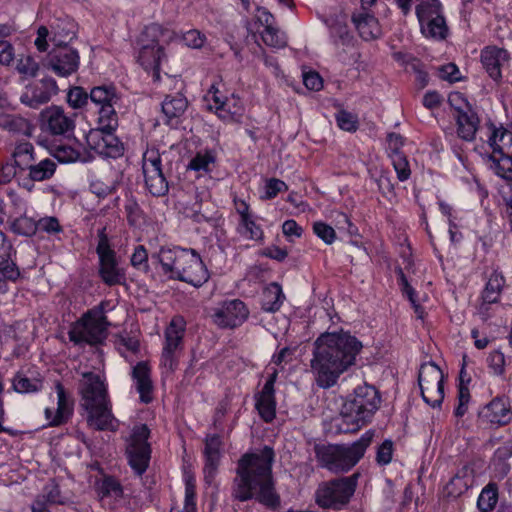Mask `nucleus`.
<instances>
[{
  "instance_id": "6e6552de",
  "label": "nucleus",
  "mask_w": 512,
  "mask_h": 512,
  "mask_svg": "<svg viewBox=\"0 0 512 512\" xmlns=\"http://www.w3.org/2000/svg\"><path fill=\"white\" fill-rule=\"evenodd\" d=\"M95 252L98 257V275L101 281L108 287L125 284L126 270L119 265V257L105 226L97 230Z\"/></svg>"
},
{
  "instance_id": "052dcab7",
  "label": "nucleus",
  "mask_w": 512,
  "mask_h": 512,
  "mask_svg": "<svg viewBox=\"0 0 512 512\" xmlns=\"http://www.w3.org/2000/svg\"><path fill=\"white\" fill-rule=\"evenodd\" d=\"M487 363L494 376H504L506 360L505 355L500 350L492 351L487 358Z\"/></svg>"
},
{
  "instance_id": "72a5a7b5",
  "label": "nucleus",
  "mask_w": 512,
  "mask_h": 512,
  "mask_svg": "<svg viewBox=\"0 0 512 512\" xmlns=\"http://www.w3.org/2000/svg\"><path fill=\"white\" fill-rule=\"evenodd\" d=\"M77 23L70 17L56 18L50 24V41L54 46L69 45L77 37Z\"/></svg>"
},
{
  "instance_id": "f3484780",
  "label": "nucleus",
  "mask_w": 512,
  "mask_h": 512,
  "mask_svg": "<svg viewBox=\"0 0 512 512\" xmlns=\"http://www.w3.org/2000/svg\"><path fill=\"white\" fill-rule=\"evenodd\" d=\"M206 99L209 103V110L215 112L219 119L224 122H232L242 117L244 105L242 99L234 92L227 95L215 85H212L207 92Z\"/></svg>"
},
{
  "instance_id": "dca6fc26",
  "label": "nucleus",
  "mask_w": 512,
  "mask_h": 512,
  "mask_svg": "<svg viewBox=\"0 0 512 512\" xmlns=\"http://www.w3.org/2000/svg\"><path fill=\"white\" fill-rule=\"evenodd\" d=\"M448 101L454 110L458 137L467 142L473 141L480 125L478 113L458 92L450 94Z\"/></svg>"
},
{
  "instance_id": "1a4fd4ad",
  "label": "nucleus",
  "mask_w": 512,
  "mask_h": 512,
  "mask_svg": "<svg viewBox=\"0 0 512 512\" xmlns=\"http://www.w3.org/2000/svg\"><path fill=\"white\" fill-rule=\"evenodd\" d=\"M151 430L147 424L135 425L126 440L125 458L133 474L142 477L148 470L152 458L149 442Z\"/></svg>"
},
{
  "instance_id": "f8f14e48",
  "label": "nucleus",
  "mask_w": 512,
  "mask_h": 512,
  "mask_svg": "<svg viewBox=\"0 0 512 512\" xmlns=\"http://www.w3.org/2000/svg\"><path fill=\"white\" fill-rule=\"evenodd\" d=\"M415 15L419 23L421 35L428 40L444 41L450 34L441 1L431 4L418 3Z\"/></svg>"
},
{
  "instance_id": "79ce46f5",
  "label": "nucleus",
  "mask_w": 512,
  "mask_h": 512,
  "mask_svg": "<svg viewBox=\"0 0 512 512\" xmlns=\"http://www.w3.org/2000/svg\"><path fill=\"white\" fill-rule=\"evenodd\" d=\"M215 162V151L212 149H205L196 152V154L190 159L187 169L198 173L209 174L212 172Z\"/></svg>"
},
{
  "instance_id": "7ed1b4c3",
  "label": "nucleus",
  "mask_w": 512,
  "mask_h": 512,
  "mask_svg": "<svg viewBox=\"0 0 512 512\" xmlns=\"http://www.w3.org/2000/svg\"><path fill=\"white\" fill-rule=\"evenodd\" d=\"M380 405L378 389L367 383L359 385L346 398L340 414L332 420L331 426L337 434L355 433L372 421Z\"/></svg>"
},
{
  "instance_id": "a878e982",
  "label": "nucleus",
  "mask_w": 512,
  "mask_h": 512,
  "mask_svg": "<svg viewBox=\"0 0 512 512\" xmlns=\"http://www.w3.org/2000/svg\"><path fill=\"white\" fill-rule=\"evenodd\" d=\"M210 279V273L200 254L191 248L184 264L180 282H185L195 288L202 287Z\"/></svg>"
},
{
  "instance_id": "4d7b16f0",
  "label": "nucleus",
  "mask_w": 512,
  "mask_h": 512,
  "mask_svg": "<svg viewBox=\"0 0 512 512\" xmlns=\"http://www.w3.org/2000/svg\"><path fill=\"white\" fill-rule=\"evenodd\" d=\"M391 164L396 172L397 179L400 182H405L411 177V168L409 160L405 154L395 155L389 158Z\"/></svg>"
},
{
  "instance_id": "37998d69",
  "label": "nucleus",
  "mask_w": 512,
  "mask_h": 512,
  "mask_svg": "<svg viewBox=\"0 0 512 512\" xmlns=\"http://www.w3.org/2000/svg\"><path fill=\"white\" fill-rule=\"evenodd\" d=\"M331 219L335 231L338 230L350 238H362L358 226L352 221L349 214L340 210H332Z\"/></svg>"
},
{
  "instance_id": "5701e85b",
  "label": "nucleus",
  "mask_w": 512,
  "mask_h": 512,
  "mask_svg": "<svg viewBox=\"0 0 512 512\" xmlns=\"http://www.w3.org/2000/svg\"><path fill=\"white\" fill-rule=\"evenodd\" d=\"M57 92L58 86L55 79L43 77L26 85L24 92L20 96V101L30 108L37 109L41 105L48 103Z\"/></svg>"
},
{
  "instance_id": "39448f33",
  "label": "nucleus",
  "mask_w": 512,
  "mask_h": 512,
  "mask_svg": "<svg viewBox=\"0 0 512 512\" xmlns=\"http://www.w3.org/2000/svg\"><path fill=\"white\" fill-rule=\"evenodd\" d=\"M108 305L107 300H102L71 323L68 331L70 342L75 346L86 344L97 347L103 345L106 339L107 317L105 313Z\"/></svg>"
},
{
  "instance_id": "f03ea898",
  "label": "nucleus",
  "mask_w": 512,
  "mask_h": 512,
  "mask_svg": "<svg viewBox=\"0 0 512 512\" xmlns=\"http://www.w3.org/2000/svg\"><path fill=\"white\" fill-rule=\"evenodd\" d=\"M275 452L264 445L258 452H246L237 461L235 497L241 502L256 499L265 507L275 510L281 504L275 488L273 462Z\"/></svg>"
},
{
  "instance_id": "58836bf2",
  "label": "nucleus",
  "mask_w": 512,
  "mask_h": 512,
  "mask_svg": "<svg viewBox=\"0 0 512 512\" xmlns=\"http://www.w3.org/2000/svg\"><path fill=\"white\" fill-rule=\"evenodd\" d=\"M505 283L506 279L503 273L497 269L493 270L481 293V299L483 303H498L501 297V293L504 289Z\"/></svg>"
},
{
  "instance_id": "6ab92c4d",
  "label": "nucleus",
  "mask_w": 512,
  "mask_h": 512,
  "mask_svg": "<svg viewBox=\"0 0 512 512\" xmlns=\"http://www.w3.org/2000/svg\"><path fill=\"white\" fill-rule=\"evenodd\" d=\"M119 122L112 124L108 129L96 126V131L91 135L92 149L103 158L118 159L124 155V143L115 135Z\"/></svg>"
},
{
  "instance_id": "a18cd8bd",
  "label": "nucleus",
  "mask_w": 512,
  "mask_h": 512,
  "mask_svg": "<svg viewBox=\"0 0 512 512\" xmlns=\"http://www.w3.org/2000/svg\"><path fill=\"white\" fill-rule=\"evenodd\" d=\"M13 247L9 243L0 250V273L6 275L10 282L16 283L21 272L17 264L12 260Z\"/></svg>"
},
{
  "instance_id": "bb28decb",
  "label": "nucleus",
  "mask_w": 512,
  "mask_h": 512,
  "mask_svg": "<svg viewBox=\"0 0 512 512\" xmlns=\"http://www.w3.org/2000/svg\"><path fill=\"white\" fill-rule=\"evenodd\" d=\"M74 121L57 106L47 108L41 113V130L51 135H64L73 131Z\"/></svg>"
},
{
  "instance_id": "c9c22d12",
  "label": "nucleus",
  "mask_w": 512,
  "mask_h": 512,
  "mask_svg": "<svg viewBox=\"0 0 512 512\" xmlns=\"http://www.w3.org/2000/svg\"><path fill=\"white\" fill-rule=\"evenodd\" d=\"M255 409L259 417L265 423H272L276 418V391H269L261 389L254 396Z\"/></svg>"
},
{
  "instance_id": "c756f323",
  "label": "nucleus",
  "mask_w": 512,
  "mask_h": 512,
  "mask_svg": "<svg viewBox=\"0 0 512 512\" xmlns=\"http://www.w3.org/2000/svg\"><path fill=\"white\" fill-rule=\"evenodd\" d=\"M187 107L188 101L183 94L166 95L161 104L163 123L172 129H177L183 122Z\"/></svg>"
},
{
  "instance_id": "4c0bfd02",
  "label": "nucleus",
  "mask_w": 512,
  "mask_h": 512,
  "mask_svg": "<svg viewBox=\"0 0 512 512\" xmlns=\"http://www.w3.org/2000/svg\"><path fill=\"white\" fill-rule=\"evenodd\" d=\"M256 214L238 220L235 231L244 240L253 241L258 244H264L265 232L260 223L257 222Z\"/></svg>"
},
{
  "instance_id": "0eeeda50",
  "label": "nucleus",
  "mask_w": 512,
  "mask_h": 512,
  "mask_svg": "<svg viewBox=\"0 0 512 512\" xmlns=\"http://www.w3.org/2000/svg\"><path fill=\"white\" fill-rule=\"evenodd\" d=\"M486 144L491 150L488 155L491 169L499 170L509 178L512 176V131L502 123L488 119L485 122Z\"/></svg>"
},
{
  "instance_id": "864d4df0",
  "label": "nucleus",
  "mask_w": 512,
  "mask_h": 512,
  "mask_svg": "<svg viewBox=\"0 0 512 512\" xmlns=\"http://www.w3.org/2000/svg\"><path fill=\"white\" fill-rule=\"evenodd\" d=\"M335 121L337 126L346 132L354 133L359 128V120L357 115L345 109H341L335 114Z\"/></svg>"
},
{
  "instance_id": "412c9836",
  "label": "nucleus",
  "mask_w": 512,
  "mask_h": 512,
  "mask_svg": "<svg viewBox=\"0 0 512 512\" xmlns=\"http://www.w3.org/2000/svg\"><path fill=\"white\" fill-rule=\"evenodd\" d=\"M247 305L240 299L223 301L213 314L214 323L222 329L240 327L249 316Z\"/></svg>"
},
{
  "instance_id": "aec40b11",
  "label": "nucleus",
  "mask_w": 512,
  "mask_h": 512,
  "mask_svg": "<svg viewBox=\"0 0 512 512\" xmlns=\"http://www.w3.org/2000/svg\"><path fill=\"white\" fill-rule=\"evenodd\" d=\"M47 64L57 76L68 77L79 69V51L69 45L54 46L47 55Z\"/></svg>"
},
{
  "instance_id": "4be33fe9",
  "label": "nucleus",
  "mask_w": 512,
  "mask_h": 512,
  "mask_svg": "<svg viewBox=\"0 0 512 512\" xmlns=\"http://www.w3.org/2000/svg\"><path fill=\"white\" fill-rule=\"evenodd\" d=\"M87 411V423L96 431L116 432L119 421L112 411L111 399L83 405Z\"/></svg>"
},
{
  "instance_id": "2eb2a0df",
  "label": "nucleus",
  "mask_w": 512,
  "mask_h": 512,
  "mask_svg": "<svg viewBox=\"0 0 512 512\" xmlns=\"http://www.w3.org/2000/svg\"><path fill=\"white\" fill-rule=\"evenodd\" d=\"M190 251L191 248L180 246H161L157 252L151 254V263L156 269L159 267L163 276L180 281Z\"/></svg>"
},
{
  "instance_id": "a211bd4d",
  "label": "nucleus",
  "mask_w": 512,
  "mask_h": 512,
  "mask_svg": "<svg viewBox=\"0 0 512 512\" xmlns=\"http://www.w3.org/2000/svg\"><path fill=\"white\" fill-rule=\"evenodd\" d=\"M54 389L57 394V408L56 410L51 407L44 409V417L47 420L44 427L66 425L74 415L75 399L73 394L59 380L55 382Z\"/></svg>"
},
{
  "instance_id": "cd10ccee",
  "label": "nucleus",
  "mask_w": 512,
  "mask_h": 512,
  "mask_svg": "<svg viewBox=\"0 0 512 512\" xmlns=\"http://www.w3.org/2000/svg\"><path fill=\"white\" fill-rule=\"evenodd\" d=\"M223 442L219 434H208L204 440V478L210 484L215 478L221 460Z\"/></svg>"
},
{
  "instance_id": "a19ab883",
  "label": "nucleus",
  "mask_w": 512,
  "mask_h": 512,
  "mask_svg": "<svg viewBox=\"0 0 512 512\" xmlns=\"http://www.w3.org/2000/svg\"><path fill=\"white\" fill-rule=\"evenodd\" d=\"M96 490L101 498H115V500H119L124 495V488L121 482L115 476L109 474H104L96 482Z\"/></svg>"
},
{
  "instance_id": "de8ad7c7",
  "label": "nucleus",
  "mask_w": 512,
  "mask_h": 512,
  "mask_svg": "<svg viewBox=\"0 0 512 512\" xmlns=\"http://www.w3.org/2000/svg\"><path fill=\"white\" fill-rule=\"evenodd\" d=\"M9 227L12 233L25 237H32L37 232L36 221L26 215L13 219Z\"/></svg>"
},
{
  "instance_id": "603ef678",
  "label": "nucleus",
  "mask_w": 512,
  "mask_h": 512,
  "mask_svg": "<svg viewBox=\"0 0 512 512\" xmlns=\"http://www.w3.org/2000/svg\"><path fill=\"white\" fill-rule=\"evenodd\" d=\"M288 189L289 186L285 181L275 177L268 178L265 181L264 193L261 195L260 199L264 201L273 200L278 194L286 192Z\"/></svg>"
},
{
  "instance_id": "ea45409f",
  "label": "nucleus",
  "mask_w": 512,
  "mask_h": 512,
  "mask_svg": "<svg viewBox=\"0 0 512 512\" xmlns=\"http://www.w3.org/2000/svg\"><path fill=\"white\" fill-rule=\"evenodd\" d=\"M12 159L19 172L26 171V168L36 161L33 144L27 140L18 141L13 149Z\"/></svg>"
},
{
  "instance_id": "9b49d317",
  "label": "nucleus",
  "mask_w": 512,
  "mask_h": 512,
  "mask_svg": "<svg viewBox=\"0 0 512 512\" xmlns=\"http://www.w3.org/2000/svg\"><path fill=\"white\" fill-rule=\"evenodd\" d=\"M122 94L113 84H101L90 89V102L94 105L96 112V126H103L108 129L112 124L119 122L117 108L120 107Z\"/></svg>"
},
{
  "instance_id": "6e6d98bb",
  "label": "nucleus",
  "mask_w": 512,
  "mask_h": 512,
  "mask_svg": "<svg viewBox=\"0 0 512 512\" xmlns=\"http://www.w3.org/2000/svg\"><path fill=\"white\" fill-rule=\"evenodd\" d=\"M473 486L468 482L453 475L444 487V495L447 498H459Z\"/></svg>"
},
{
  "instance_id": "f704fd0d",
  "label": "nucleus",
  "mask_w": 512,
  "mask_h": 512,
  "mask_svg": "<svg viewBox=\"0 0 512 512\" xmlns=\"http://www.w3.org/2000/svg\"><path fill=\"white\" fill-rule=\"evenodd\" d=\"M186 320L181 315L174 316L164 331L163 349L178 351L183 348L186 333Z\"/></svg>"
},
{
  "instance_id": "4468645a",
  "label": "nucleus",
  "mask_w": 512,
  "mask_h": 512,
  "mask_svg": "<svg viewBox=\"0 0 512 512\" xmlns=\"http://www.w3.org/2000/svg\"><path fill=\"white\" fill-rule=\"evenodd\" d=\"M445 376L440 367L433 361L421 364L418 371V384L423 401L432 408L443 403Z\"/></svg>"
},
{
  "instance_id": "49530a36",
  "label": "nucleus",
  "mask_w": 512,
  "mask_h": 512,
  "mask_svg": "<svg viewBox=\"0 0 512 512\" xmlns=\"http://www.w3.org/2000/svg\"><path fill=\"white\" fill-rule=\"evenodd\" d=\"M12 386L17 393H36L42 389L43 381L40 378H29L24 374L17 373Z\"/></svg>"
},
{
  "instance_id": "f257e3e1",
  "label": "nucleus",
  "mask_w": 512,
  "mask_h": 512,
  "mask_svg": "<svg viewBox=\"0 0 512 512\" xmlns=\"http://www.w3.org/2000/svg\"><path fill=\"white\" fill-rule=\"evenodd\" d=\"M362 348V342L350 331L321 333L313 343L310 360L316 385L322 389L335 386L340 376L356 364Z\"/></svg>"
},
{
  "instance_id": "69168bd1",
  "label": "nucleus",
  "mask_w": 512,
  "mask_h": 512,
  "mask_svg": "<svg viewBox=\"0 0 512 512\" xmlns=\"http://www.w3.org/2000/svg\"><path fill=\"white\" fill-rule=\"evenodd\" d=\"M184 484H185V498H184V507L188 506H197L196 505V479L193 474L185 473L184 474Z\"/></svg>"
},
{
  "instance_id": "9d476101",
  "label": "nucleus",
  "mask_w": 512,
  "mask_h": 512,
  "mask_svg": "<svg viewBox=\"0 0 512 512\" xmlns=\"http://www.w3.org/2000/svg\"><path fill=\"white\" fill-rule=\"evenodd\" d=\"M358 473L323 482L315 492V502L323 509L340 510L344 508L354 495Z\"/></svg>"
},
{
  "instance_id": "338daca9",
  "label": "nucleus",
  "mask_w": 512,
  "mask_h": 512,
  "mask_svg": "<svg viewBox=\"0 0 512 512\" xmlns=\"http://www.w3.org/2000/svg\"><path fill=\"white\" fill-rule=\"evenodd\" d=\"M36 224L37 230L40 229L47 234H59L63 232V227L55 216L42 217L36 222Z\"/></svg>"
},
{
  "instance_id": "bf43d9fd",
  "label": "nucleus",
  "mask_w": 512,
  "mask_h": 512,
  "mask_svg": "<svg viewBox=\"0 0 512 512\" xmlns=\"http://www.w3.org/2000/svg\"><path fill=\"white\" fill-rule=\"evenodd\" d=\"M178 38H180L187 47L192 49H201L207 41L206 35L197 29H190L182 33L181 36L177 34L176 39Z\"/></svg>"
},
{
  "instance_id": "680f3d73",
  "label": "nucleus",
  "mask_w": 512,
  "mask_h": 512,
  "mask_svg": "<svg viewBox=\"0 0 512 512\" xmlns=\"http://www.w3.org/2000/svg\"><path fill=\"white\" fill-rule=\"evenodd\" d=\"M386 151L389 158L395 155L405 154L402 150L405 144V138L396 132H390L386 136Z\"/></svg>"
},
{
  "instance_id": "c03bdc74",
  "label": "nucleus",
  "mask_w": 512,
  "mask_h": 512,
  "mask_svg": "<svg viewBox=\"0 0 512 512\" xmlns=\"http://www.w3.org/2000/svg\"><path fill=\"white\" fill-rule=\"evenodd\" d=\"M499 500V486L496 482H488L481 490L477 498V508L480 512H491L495 509Z\"/></svg>"
},
{
  "instance_id": "ddd939ff",
  "label": "nucleus",
  "mask_w": 512,
  "mask_h": 512,
  "mask_svg": "<svg viewBox=\"0 0 512 512\" xmlns=\"http://www.w3.org/2000/svg\"><path fill=\"white\" fill-rule=\"evenodd\" d=\"M142 173L147 191L156 198L167 196L170 184L163 170L162 157L155 147L147 148L142 155Z\"/></svg>"
},
{
  "instance_id": "13d9d810",
  "label": "nucleus",
  "mask_w": 512,
  "mask_h": 512,
  "mask_svg": "<svg viewBox=\"0 0 512 512\" xmlns=\"http://www.w3.org/2000/svg\"><path fill=\"white\" fill-rule=\"evenodd\" d=\"M90 101V92L88 93L83 87L76 86L69 90L67 94V102L74 109L83 108Z\"/></svg>"
},
{
  "instance_id": "09e8293b",
  "label": "nucleus",
  "mask_w": 512,
  "mask_h": 512,
  "mask_svg": "<svg viewBox=\"0 0 512 512\" xmlns=\"http://www.w3.org/2000/svg\"><path fill=\"white\" fill-rule=\"evenodd\" d=\"M118 181L113 179H93L89 183V190L99 199H105L107 196L114 194L118 189Z\"/></svg>"
},
{
  "instance_id": "e433bc0d",
  "label": "nucleus",
  "mask_w": 512,
  "mask_h": 512,
  "mask_svg": "<svg viewBox=\"0 0 512 512\" xmlns=\"http://www.w3.org/2000/svg\"><path fill=\"white\" fill-rule=\"evenodd\" d=\"M284 300L282 286L278 282H270L262 290L260 306L264 312L275 313L281 309Z\"/></svg>"
},
{
  "instance_id": "774afa93",
  "label": "nucleus",
  "mask_w": 512,
  "mask_h": 512,
  "mask_svg": "<svg viewBox=\"0 0 512 512\" xmlns=\"http://www.w3.org/2000/svg\"><path fill=\"white\" fill-rule=\"evenodd\" d=\"M415 74V84L418 89H424L429 84V75L420 59H414L410 67Z\"/></svg>"
},
{
  "instance_id": "0e129e2a",
  "label": "nucleus",
  "mask_w": 512,
  "mask_h": 512,
  "mask_svg": "<svg viewBox=\"0 0 512 512\" xmlns=\"http://www.w3.org/2000/svg\"><path fill=\"white\" fill-rule=\"evenodd\" d=\"M78 149L69 145H60L55 149L54 157L63 164L74 163L80 158Z\"/></svg>"
},
{
  "instance_id": "c85d7f7f",
  "label": "nucleus",
  "mask_w": 512,
  "mask_h": 512,
  "mask_svg": "<svg viewBox=\"0 0 512 512\" xmlns=\"http://www.w3.org/2000/svg\"><path fill=\"white\" fill-rule=\"evenodd\" d=\"M481 63L491 79L495 82L502 80V68L511 59L509 52L497 46H486L481 51Z\"/></svg>"
},
{
  "instance_id": "e2e57ef3",
  "label": "nucleus",
  "mask_w": 512,
  "mask_h": 512,
  "mask_svg": "<svg viewBox=\"0 0 512 512\" xmlns=\"http://www.w3.org/2000/svg\"><path fill=\"white\" fill-rule=\"evenodd\" d=\"M394 453V443L391 439H385L376 451V463L380 466H386L391 463Z\"/></svg>"
},
{
  "instance_id": "5fc2aeb1",
  "label": "nucleus",
  "mask_w": 512,
  "mask_h": 512,
  "mask_svg": "<svg viewBox=\"0 0 512 512\" xmlns=\"http://www.w3.org/2000/svg\"><path fill=\"white\" fill-rule=\"evenodd\" d=\"M394 272L397 276V284L400 289V292L404 298H406L409 302L418 298V292L416 289L410 284L408 277L406 276L403 268L400 265H396L394 268Z\"/></svg>"
},
{
  "instance_id": "423d86ee",
  "label": "nucleus",
  "mask_w": 512,
  "mask_h": 512,
  "mask_svg": "<svg viewBox=\"0 0 512 512\" xmlns=\"http://www.w3.org/2000/svg\"><path fill=\"white\" fill-rule=\"evenodd\" d=\"M177 38V32L158 23L146 25L139 38L140 50L138 62L145 70H160L161 62L165 56V49L161 41L170 43Z\"/></svg>"
},
{
  "instance_id": "7c9ffc66",
  "label": "nucleus",
  "mask_w": 512,
  "mask_h": 512,
  "mask_svg": "<svg viewBox=\"0 0 512 512\" xmlns=\"http://www.w3.org/2000/svg\"><path fill=\"white\" fill-rule=\"evenodd\" d=\"M57 169V164L53 159L45 158L38 163L33 162L26 168L27 177L21 179L20 185L31 191L34 188V182H42L51 179Z\"/></svg>"
},
{
  "instance_id": "473e14b6",
  "label": "nucleus",
  "mask_w": 512,
  "mask_h": 512,
  "mask_svg": "<svg viewBox=\"0 0 512 512\" xmlns=\"http://www.w3.org/2000/svg\"><path fill=\"white\" fill-rule=\"evenodd\" d=\"M351 20L364 41L376 40L382 34L378 19L368 11L353 12Z\"/></svg>"
},
{
  "instance_id": "393cba45",
  "label": "nucleus",
  "mask_w": 512,
  "mask_h": 512,
  "mask_svg": "<svg viewBox=\"0 0 512 512\" xmlns=\"http://www.w3.org/2000/svg\"><path fill=\"white\" fill-rule=\"evenodd\" d=\"M79 394L84 405L110 399L105 379L95 372H85L80 382Z\"/></svg>"
},
{
  "instance_id": "b1692460",
  "label": "nucleus",
  "mask_w": 512,
  "mask_h": 512,
  "mask_svg": "<svg viewBox=\"0 0 512 512\" xmlns=\"http://www.w3.org/2000/svg\"><path fill=\"white\" fill-rule=\"evenodd\" d=\"M482 423L490 427H502L512 420V410L509 398L505 395H498L485 404L478 413Z\"/></svg>"
},
{
  "instance_id": "8fccbe9b",
  "label": "nucleus",
  "mask_w": 512,
  "mask_h": 512,
  "mask_svg": "<svg viewBox=\"0 0 512 512\" xmlns=\"http://www.w3.org/2000/svg\"><path fill=\"white\" fill-rule=\"evenodd\" d=\"M312 232L328 246L334 244L337 239L335 228L323 220H317L312 223Z\"/></svg>"
},
{
  "instance_id": "20e7f679",
  "label": "nucleus",
  "mask_w": 512,
  "mask_h": 512,
  "mask_svg": "<svg viewBox=\"0 0 512 512\" xmlns=\"http://www.w3.org/2000/svg\"><path fill=\"white\" fill-rule=\"evenodd\" d=\"M374 435L370 429L350 444L316 443L313 450L318 466L334 474L348 473L364 457Z\"/></svg>"
},
{
  "instance_id": "2f4dec72",
  "label": "nucleus",
  "mask_w": 512,
  "mask_h": 512,
  "mask_svg": "<svg viewBox=\"0 0 512 512\" xmlns=\"http://www.w3.org/2000/svg\"><path fill=\"white\" fill-rule=\"evenodd\" d=\"M131 377L136 382V390L142 403L149 404L152 401L153 382L151 379V367L148 361H139L133 366Z\"/></svg>"
},
{
  "instance_id": "3c124183",
  "label": "nucleus",
  "mask_w": 512,
  "mask_h": 512,
  "mask_svg": "<svg viewBox=\"0 0 512 512\" xmlns=\"http://www.w3.org/2000/svg\"><path fill=\"white\" fill-rule=\"evenodd\" d=\"M151 255L149 256L147 249L144 245L135 246L133 253L130 257L131 266L143 273H148L150 271L149 259L151 260Z\"/></svg>"
}]
</instances>
